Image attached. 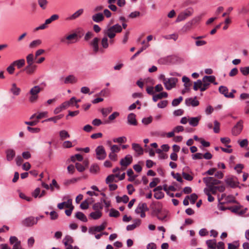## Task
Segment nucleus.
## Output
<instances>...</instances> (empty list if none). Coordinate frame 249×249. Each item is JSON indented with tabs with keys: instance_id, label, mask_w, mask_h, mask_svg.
I'll return each mask as SVG.
<instances>
[{
	"instance_id": "1",
	"label": "nucleus",
	"mask_w": 249,
	"mask_h": 249,
	"mask_svg": "<svg viewBox=\"0 0 249 249\" xmlns=\"http://www.w3.org/2000/svg\"><path fill=\"white\" fill-rule=\"evenodd\" d=\"M41 89L38 86H36L33 87L30 90L28 93L29 101L30 103H36L38 99V93L40 92Z\"/></svg>"
},
{
	"instance_id": "2",
	"label": "nucleus",
	"mask_w": 249,
	"mask_h": 249,
	"mask_svg": "<svg viewBox=\"0 0 249 249\" xmlns=\"http://www.w3.org/2000/svg\"><path fill=\"white\" fill-rule=\"evenodd\" d=\"M206 243L208 247L211 249H224L225 245L222 242H219L216 244L215 239L207 240Z\"/></svg>"
},
{
	"instance_id": "3",
	"label": "nucleus",
	"mask_w": 249,
	"mask_h": 249,
	"mask_svg": "<svg viewBox=\"0 0 249 249\" xmlns=\"http://www.w3.org/2000/svg\"><path fill=\"white\" fill-rule=\"evenodd\" d=\"M147 211H148V208L146 204L140 203L138 204L135 211L137 214H140L141 217L143 218L145 217V212Z\"/></svg>"
},
{
	"instance_id": "4",
	"label": "nucleus",
	"mask_w": 249,
	"mask_h": 249,
	"mask_svg": "<svg viewBox=\"0 0 249 249\" xmlns=\"http://www.w3.org/2000/svg\"><path fill=\"white\" fill-rule=\"evenodd\" d=\"M154 213L159 220L162 222L167 221L166 218L168 214V212L167 211L163 210L157 209L155 210L154 211Z\"/></svg>"
},
{
	"instance_id": "5",
	"label": "nucleus",
	"mask_w": 249,
	"mask_h": 249,
	"mask_svg": "<svg viewBox=\"0 0 249 249\" xmlns=\"http://www.w3.org/2000/svg\"><path fill=\"white\" fill-rule=\"evenodd\" d=\"M96 158L99 160H103L107 157V153L102 145L98 146L95 149Z\"/></svg>"
},
{
	"instance_id": "6",
	"label": "nucleus",
	"mask_w": 249,
	"mask_h": 249,
	"mask_svg": "<svg viewBox=\"0 0 249 249\" xmlns=\"http://www.w3.org/2000/svg\"><path fill=\"white\" fill-rule=\"evenodd\" d=\"M178 81V80L176 78L171 77L170 78H167L163 83V84L167 90H170L176 87V83Z\"/></svg>"
},
{
	"instance_id": "7",
	"label": "nucleus",
	"mask_w": 249,
	"mask_h": 249,
	"mask_svg": "<svg viewBox=\"0 0 249 249\" xmlns=\"http://www.w3.org/2000/svg\"><path fill=\"white\" fill-rule=\"evenodd\" d=\"M39 217H34L30 216L25 218L23 221L22 224L26 227H31L36 224L38 220Z\"/></svg>"
},
{
	"instance_id": "8",
	"label": "nucleus",
	"mask_w": 249,
	"mask_h": 249,
	"mask_svg": "<svg viewBox=\"0 0 249 249\" xmlns=\"http://www.w3.org/2000/svg\"><path fill=\"white\" fill-rule=\"evenodd\" d=\"M203 181L206 185H213V186H214V185H218L221 183L220 180L215 179L213 177L204 178Z\"/></svg>"
},
{
	"instance_id": "9",
	"label": "nucleus",
	"mask_w": 249,
	"mask_h": 249,
	"mask_svg": "<svg viewBox=\"0 0 249 249\" xmlns=\"http://www.w3.org/2000/svg\"><path fill=\"white\" fill-rule=\"evenodd\" d=\"M243 122L240 120L232 129V134L234 136L238 135L242 131L243 127Z\"/></svg>"
},
{
	"instance_id": "10",
	"label": "nucleus",
	"mask_w": 249,
	"mask_h": 249,
	"mask_svg": "<svg viewBox=\"0 0 249 249\" xmlns=\"http://www.w3.org/2000/svg\"><path fill=\"white\" fill-rule=\"evenodd\" d=\"M99 39L98 37H95L90 43V45L92 47L93 51L95 53H97L99 51L101 52H104L102 48H99Z\"/></svg>"
},
{
	"instance_id": "11",
	"label": "nucleus",
	"mask_w": 249,
	"mask_h": 249,
	"mask_svg": "<svg viewBox=\"0 0 249 249\" xmlns=\"http://www.w3.org/2000/svg\"><path fill=\"white\" fill-rule=\"evenodd\" d=\"M218 90L221 94H223L224 96L227 98H233L234 97V95L232 94V93H228V89L225 86H220L219 87Z\"/></svg>"
},
{
	"instance_id": "12",
	"label": "nucleus",
	"mask_w": 249,
	"mask_h": 249,
	"mask_svg": "<svg viewBox=\"0 0 249 249\" xmlns=\"http://www.w3.org/2000/svg\"><path fill=\"white\" fill-rule=\"evenodd\" d=\"M192 13L191 11L186 10L185 11L180 13L176 19V22H180L186 19L187 17L190 16Z\"/></svg>"
},
{
	"instance_id": "13",
	"label": "nucleus",
	"mask_w": 249,
	"mask_h": 249,
	"mask_svg": "<svg viewBox=\"0 0 249 249\" xmlns=\"http://www.w3.org/2000/svg\"><path fill=\"white\" fill-rule=\"evenodd\" d=\"M106 225V223H103L100 226L90 227L89 229V232L91 234H95L96 232H100L105 229Z\"/></svg>"
},
{
	"instance_id": "14",
	"label": "nucleus",
	"mask_w": 249,
	"mask_h": 249,
	"mask_svg": "<svg viewBox=\"0 0 249 249\" xmlns=\"http://www.w3.org/2000/svg\"><path fill=\"white\" fill-rule=\"evenodd\" d=\"M226 184L231 188H236L238 186L239 182L236 178H229L225 180Z\"/></svg>"
},
{
	"instance_id": "15",
	"label": "nucleus",
	"mask_w": 249,
	"mask_h": 249,
	"mask_svg": "<svg viewBox=\"0 0 249 249\" xmlns=\"http://www.w3.org/2000/svg\"><path fill=\"white\" fill-rule=\"evenodd\" d=\"M133 158L130 155H127L124 158L121 159L120 163L121 166H128L132 162Z\"/></svg>"
},
{
	"instance_id": "16",
	"label": "nucleus",
	"mask_w": 249,
	"mask_h": 249,
	"mask_svg": "<svg viewBox=\"0 0 249 249\" xmlns=\"http://www.w3.org/2000/svg\"><path fill=\"white\" fill-rule=\"evenodd\" d=\"M199 102L196 100V97L195 98H189L185 100V104L187 106H192V107H196L199 105Z\"/></svg>"
},
{
	"instance_id": "17",
	"label": "nucleus",
	"mask_w": 249,
	"mask_h": 249,
	"mask_svg": "<svg viewBox=\"0 0 249 249\" xmlns=\"http://www.w3.org/2000/svg\"><path fill=\"white\" fill-rule=\"evenodd\" d=\"M37 66L34 64H27V66L23 70L27 74H33L36 71Z\"/></svg>"
},
{
	"instance_id": "18",
	"label": "nucleus",
	"mask_w": 249,
	"mask_h": 249,
	"mask_svg": "<svg viewBox=\"0 0 249 249\" xmlns=\"http://www.w3.org/2000/svg\"><path fill=\"white\" fill-rule=\"evenodd\" d=\"M103 33L105 36L109 39H113L116 36V34L112 30V26H110L104 30Z\"/></svg>"
},
{
	"instance_id": "19",
	"label": "nucleus",
	"mask_w": 249,
	"mask_h": 249,
	"mask_svg": "<svg viewBox=\"0 0 249 249\" xmlns=\"http://www.w3.org/2000/svg\"><path fill=\"white\" fill-rule=\"evenodd\" d=\"M6 160L8 161H11L16 156V152L14 149H8L6 152Z\"/></svg>"
},
{
	"instance_id": "20",
	"label": "nucleus",
	"mask_w": 249,
	"mask_h": 249,
	"mask_svg": "<svg viewBox=\"0 0 249 249\" xmlns=\"http://www.w3.org/2000/svg\"><path fill=\"white\" fill-rule=\"evenodd\" d=\"M200 119L201 116L191 117L188 119V122L190 125L192 126H196Z\"/></svg>"
},
{
	"instance_id": "21",
	"label": "nucleus",
	"mask_w": 249,
	"mask_h": 249,
	"mask_svg": "<svg viewBox=\"0 0 249 249\" xmlns=\"http://www.w3.org/2000/svg\"><path fill=\"white\" fill-rule=\"evenodd\" d=\"M127 122L129 124L136 125L137 122L136 119V115L134 113H130L127 116Z\"/></svg>"
},
{
	"instance_id": "22",
	"label": "nucleus",
	"mask_w": 249,
	"mask_h": 249,
	"mask_svg": "<svg viewBox=\"0 0 249 249\" xmlns=\"http://www.w3.org/2000/svg\"><path fill=\"white\" fill-rule=\"evenodd\" d=\"M72 199H69L67 201L63 202L62 203H58L57 207L59 209L62 210L64 207L68 208L72 205Z\"/></svg>"
},
{
	"instance_id": "23",
	"label": "nucleus",
	"mask_w": 249,
	"mask_h": 249,
	"mask_svg": "<svg viewBox=\"0 0 249 249\" xmlns=\"http://www.w3.org/2000/svg\"><path fill=\"white\" fill-rule=\"evenodd\" d=\"M92 20L95 22H100L104 19L103 14L101 13H98L94 14L92 17Z\"/></svg>"
},
{
	"instance_id": "24",
	"label": "nucleus",
	"mask_w": 249,
	"mask_h": 249,
	"mask_svg": "<svg viewBox=\"0 0 249 249\" xmlns=\"http://www.w3.org/2000/svg\"><path fill=\"white\" fill-rule=\"evenodd\" d=\"M77 81V79L73 75H70L66 77L64 80V83L66 84L69 83H75Z\"/></svg>"
},
{
	"instance_id": "25",
	"label": "nucleus",
	"mask_w": 249,
	"mask_h": 249,
	"mask_svg": "<svg viewBox=\"0 0 249 249\" xmlns=\"http://www.w3.org/2000/svg\"><path fill=\"white\" fill-rule=\"evenodd\" d=\"M168 96V94L166 92H162L158 94L153 95V100L154 102L157 101L159 99H161L162 98H166Z\"/></svg>"
},
{
	"instance_id": "26",
	"label": "nucleus",
	"mask_w": 249,
	"mask_h": 249,
	"mask_svg": "<svg viewBox=\"0 0 249 249\" xmlns=\"http://www.w3.org/2000/svg\"><path fill=\"white\" fill-rule=\"evenodd\" d=\"M83 9H80L73 13L71 17L67 18L68 20H73L80 16L83 13Z\"/></svg>"
},
{
	"instance_id": "27",
	"label": "nucleus",
	"mask_w": 249,
	"mask_h": 249,
	"mask_svg": "<svg viewBox=\"0 0 249 249\" xmlns=\"http://www.w3.org/2000/svg\"><path fill=\"white\" fill-rule=\"evenodd\" d=\"M132 146L133 150L136 151L139 155L143 154V149L139 144L133 143Z\"/></svg>"
},
{
	"instance_id": "28",
	"label": "nucleus",
	"mask_w": 249,
	"mask_h": 249,
	"mask_svg": "<svg viewBox=\"0 0 249 249\" xmlns=\"http://www.w3.org/2000/svg\"><path fill=\"white\" fill-rule=\"evenodd\" d=\"M10 91L16 96H18L20 92V89L17 87L15 83L12 84L11 88L10 89Z\"/></svg>"
},
{
	"instance_id": "29",
	"label": "nucleus",
	"mask_w": 249,
	"mask_h": 249,
	"mask_svg": "<svg viewBox=\"0 0 249 249\" xmlns=\"http://www.w3.org/2000/svg\"><path fill=\"white\" fill-rule=\"evenodd\" d=\"M101 43L102 46L101 48H102L103 50L107 49L109 46L108 39L107 37L104 35V36L101 40Z\"/></svg>"
},
{
	"instance_id": "30",
	"label": "nucleus",
	"mask_w": 249,
	"mask_h": 249,
	"mask_svg": "<svg viewBox=\"0 0 249 249\" xmlns=\"http://www.w3.org/2000/svg\"><path fill=\"white\" fill-rule=\"evenodd\" d=\"M102 215V213L101 211H95L91 212L89 214V216L94 220L99 219Z\"/></svg>"
},
{
	"instance_id": "31",
	"label": "nucleus",
	"mask_w": 249,
	"mask_h": 249,
	"mask_svg": "<svg viewBox=\"0 0 249 249\" xmlns=\"http://www.w3.org/2000/svg\"><path fill=\"white\" fill-rule=\"evenodd\" d=\"M75 217L80 220L81 221L83 222H87L88 221V219L86 217V216L82 212H78L76 213L75 214Z\"/></svg>"
},
{
	"instance_id": "32",
	"label": "nucleus",
	"mask_w": 249,
	"mask_h": 249,
	"mask_svg": "<svg viewBox=\"0 0 249 249\" xmlns=\"http://www.w3.org/2000/svg\"><path fill=\"white\" fill-rule=\"evenodd\" d=\"M41 43H42V41L40 39H36V40H35L32 41L29 44V48H31V49L35 48L37 47V46H39L40 45H41Z\"/></svg>"
},
{
	"instance_id": "33",
	"label": "nucleus",
	"mask_w": 249,
	"mask_h": 249,
	"mask_svg": "<svg viewBox=\"0 0 249 249\" xmlns=\"http://www.w3.org/2000/svg\"><path fill=\"white\" fill-rule=\"evenodd\" d=\"M25 61L24 59L17 60L13 62V64L14 65V66L16 65L18 69L22 67L25 65Z\"/></svg>"
},
{
	"instance_id": "34",
	"label": "nucleus",
	"mask_w": 249,
	"mask_h": 249,
	"mask_svg": "<svg viewBox=\"0 0 249 249\" xmlns=\"http://www.w3.org/2000/svg\"><path fill=\"white\" fill-rule=\"evenodd\" d=\"M119 173L116 174L115 175H110L106 178V182L107 184H109L110 182H113L115 177H119Z\"/></svg>"
},
{
	"instance_id": "35",
	"label": "nucleus",
	"mask_w": 249,
	"mask_h": 249,
	"mask_svg": "<svg viewBox=\"0 0 249 249\" xmlns=\"http://www.w3.org/2000/svg\"><path fill=\"white\" fill-rule=\"evenodd\" d=\"M37 2L39 7L42 10H45L47 8L48 4V0H38Z\"/></svg>"
},
{
	"instance_id": "36",
	"label": "nucleus",
	"mask_w": 249,
	"mask_h": 249,
	"mask_svg": "<svg viewBox=\"0 0 249 249\" xmlns=\"http://www.w3.org/2000/svg\"><path fill=\"white\" fill-rule=\"evenodd\" d=\"M207 188H205L204 190H207L208 192L211 194V193L213 195H215L216 194L217 191V187L216 186H213V185H206Z\"/></svg>"
},
{
	"instance_id": "37",
	"label": "nucleus",
	"mask_w": 249,
	"mask_h": 249,
	"mask_svg": "<svg viewBox=\"0 0 249 249\" xmlns=\"http://www.w3.org/2000/svg\"><path fill=\"white\" fill-rule=\"evenodd\" d=\"M59 18V16L57 14H54L45 20V24H49L53 21L56 20Z\"/></svg>"
},
{
	"instance_id": "38",
	"label": "nucleus",
	"mask_w": 249,
	"mask_h": 249,
	"mask_svg": "<svg viewBox=\"0 0 249 249\" xmlns=\"http://www.w3.org/2000/svg\"><path fill=\"white\" fill-rule=\"evenodd\" d=\"M127 175L129 177L128 179L129 181H133L137 177L136 176L134 175L133 171L131 169H128L127 171Z\"/></svg>"
},
{
	"instance_id": "39",
	"label": "nucleus",
	"mask_w": 249,
	"mask_h": 249,
	"mask_svg": "<svg viewBox=\"0 0 249 249\" xmlns=\"http://www.w3.org/2000/svg\"><path fill=\"white\" fill-rule=\"evenodd\" d=\"M112 30L116 34V33H121L122 31V27L119 24H116L112 26Z\"/></svg>"
},
{
	"instance_id": "40",
	"label": "nucleus",
	"mask_w": 249,
	"mask_h": 249,
	"mask_svg": "<svg viewBox=\"0 0 249 249\" xmlns=\"http://www.w3.org/2000/svg\"><path fill=\"white\" fill-rule=\"evenodd\" d=\"M92 208L95 211H101L103 208V205L101 201L100 202H97L93 204Z\"/></svg>"
},
{
	"instance_id": "41",
	"label": "nucleus",
	"mask_w": 249,
	"mask_h": 249,
	"mask_svg": "<svg viewBox=\"0 0 249 249\" xmlns=\"http://www.w3.org/2000/svg\"><path fill=\"white\" fill-rule=\"evenodd\" d=\"M36 58H34V54L33 53H30L26 56L27 63L28 65L34 64V60Z\"/></svg>"
},
{
	"instance_id": "42",
	"label": "nucleus",
	"mask_w": 249,
	"mask_h": 249,
	"mask_svg": "<svg viewBox=\"0 0 249 249\" xmlns=\"http://www.w3.org/2000/svg\"><path fill=\"white\" fill-rule=\"evenodd\" d=\"M202 81L201 80L198 79L196 82H194L193 89L195 91L197 90L198 89L200 90L202 87Z\"/></svg>"
},
{
	"instance_id": "43",
	"label": "nucleus",
	"mask_w": 249,
	"mask_h": 249,
	"mask_svg": "<svg viewBox=\"0 0 249 249\" xmlns=\"http://www.w3.org/2000/svg\"><path fill=\"white\" fill-rule=\"evenodd\" d=\"M73 242L72 238L70 235H67L63 240V242L65 246L69 245V244Z\"/></svg>"
},
{
	"instance_id": "44",
	"label": "nucleus",
	"mask_w": 249,
	"mask_h": 249,
	"mask_svg": "<svg viewBox=\"0 0 249 249\" xmlns=\"http://www.w3.org/2000/svg\"><path fill=\"white\" fill-rule=\"evenodd\" d=\"M113 142L115 143H124L126 142V138L125 137L123 136L113 139Z\"/></svg>"
},
{
	"instance_id": "45",
	"label": "nucleus",
	"mask_w": 249,
	"mask_h": 249,
	"mask_svg": "<svg viewBox=\"0 0 249 249\" xmlns=\"http://www.w3.org/2000/svg\"><path fill=\"white\" fill-rule=\"evenodd\" d=\"M59 136L61 140H64L70 137L68 132L65 130H61L59 132Z\"/></svg>"
},
{
	"instance_id": "46",
	"label": "nucleus",
	"mask_w": 249,
	"mask_h": 249,
	"mask_svg": "<svg viewBox=\"0 0 249 249\" xmlns=\"http://www.w3.org/2000/svg\"><path fill=\"white\" fill-rule=\"evenodd\" d=\"M202 81V87L200 89L201 91H204L207 89H208L210 86V84L209 83L207 82L206 80H204V79L202 78L201 80Z\"/></svg>"
},
{
	"instance_id": "47",
	"label": "nucleus",
	"mask_w": 249,
	"mask_h": 249,
	"mask_svg": "<svg viewBox=\"0 0 249 249\" xmlns=\"http://www.w3.org/2000/svg\"><path fill=\"white\" fill-rule=\"evenodd\" d=\"M203 78L204 79V80H206L207 82L209 83H213L215 80V77L213 75H210V76H204Z\"/></svg>"
},
{
	"instance_id": "48",
	"label": "nucleus",
	"mask_w": 249,
	"mask_h": 249,
	"mask_svg": "<svg viewBox=\"0 0 249 249\" xmlns=\"http://www.w3.org/2000/svg\"><path fill=\"white\" fill-rule=\"evenodd\" d=\"M109 215L110 217H118L120 215V213L116 210L111 209Z\"/></svg>"
},
{
	"instance_id": "49",
	"label": "nucleus",
	"mask_w": 249,
	"mask_h": 249,
	"mask_svg": "<svg viewBox=\"0 0 249 249\" xmlns=\"http://www.w3.org/2000/svg\"><path fill=\"white\" fill-rule=\"evenodd\" d=\"M149 44L148 43L146 44L144 46H142L140 50L137 51L131 57V59H134L135 57L141 53H142L143 50H145L147 47H148Z\"/></svg>"
},
{
	"instance_id": "50",
	"label": "nucleus",
	"mask_w": 249,
	"mask_h": 249,
	"mask_svg": "<svg viewBox=\"0 0 249 249\" xmlns=\"http://www.w3.org/2000/svg\"><path fill=\"white\" fill-rule=\"evenodd\" d=\"M240 71L242 74L244 76H247L249 74V66L241 67Z\"/></svg>"
},
{
	"instance_id": "51",
	"label": "nucleus",
	"mask_w": 249,
	"mask_h": 249,
	"mask_svg": "<svg viewBox=\"0 0 249 249\" xmlns=\"http://www.w3.org/2000/svg\"><path fill=\"white\" fill-rule=\"evenodd\" d=\"M90 172L93 174H96L99 171V167L97 164L92 165L90 168Z\"/></svg>"
},
{
	"instance_id": "52",
	"label": "nucleus",
	"mask_w": 249,
	"mask_h": 249,
	"mask_svg": "<svg viewBox=\"0 0 249 249\" xmlns=\"http://www.w3.org/2000/svg\"><path fill=\"white\" fill-rule=\"evenodd\" d=\"M112 107H108L106 108H102L101 110V112L102 115L104 117H106L109 113L112 111Z\"/></svg>"
},
{
	"instance_id": "53",
	"label": "nucleus",
	"mask_w": 249,
	"mask_h": 249,
	"mask_svg": "<svg viewBox=\"0 0 249 249\" xmlns=\"http://www.w3.org/2000/svg\"><path fill=\"white\" fill-rule=\"evenodd\" d=\"M182 100L183 98L182 96H180L178 98L174 99L172 102V106L174 107L177 106L180 104V103L182 101Z\"/></svg>"
},
{
	"instance_id": "54",
	"label": "nucleus",
	"mask_w": 249,
	"mask_h": 249,
	"mask_svg": "<svg viewBox=\"0 0 249 249\" xmlns=\"http://www.w3.org/2000/svg\"><path fill=\"white\" fill-rule=\"evenodd\" d=\"M213 131L216 133H219L220 131V124L218 123L217 121H214V127H213Z\"/></svg>"
},
{
	"instance_id": "55",
	"label": "nucleus",
	"mask_w": 249,
	"mask_h": 249,
	"mask_svg": "<svg viewBox=\"0 0 249 249\" xmlns=\"http://www.w3.org/2000/svg\"><path fill=\"white\" fill-rule=\"evenodd\" d=\"M75 168L80 172H83L86 169L84 165L78 162L75 163Z\"/></svg>"
},
{
	"instance_id": "56",
	"label": "nucleus",
	"mask_w": 249,
	"mask_h": 249,
	"mask_svg": "<svg viewBox=\"0 0 249 249\" xmlns=\"http://www.w3.org/2000/svg\"><path fill=\"white\" fill-rule=\"evenodd\" d=\"M197 198H198L197 196L195 193L192 194L189 196V200H190L191 203L193 204H194L196 202Z\"/></svg>"
},
{
	"instance_id": "57",
	"label": "nucleus",
	"mask_w": 249,
	"mask_h": 249,
	"mask_svg": "<svg viewBox=\"0 0 249 249\" xmlns=\"http://www.w3.org/2000/svg\"><path fill=\"white\" fill-rule=\"evenodd\" d=\"M155 193L154 194V197L157 199H160L162 198L164 196V193H162L161 191H159V192H155Z\"/></svg>"
},
{
	"instance_id": "58",
	"label": "nucleus",
	"mask_w": 249,
	"mask_h": 249,
	"mask_svg": "<svg viewBox=\"0 0 249 249\" xmlns=\"http://www.w3.org/2000/svg\"><path fill=\"white\" fill-rule=\"evenodd\" d=\"M80 207L82 209H83V210H86V209H88V208L89 207V204L88 203V200H85L83 202H82L81 203Z\"/></svg>"
},
{
	"instance_id": "59",
	"label": "nucleus",
	"mask_w": 249,
	"mask_h": 249,
	"mask_svg": "<svg viewBox=\"0 0 249 249\" xmlns=\"http://www.w3.org/2000/svg\"><path fill=\"white\" fill-rule=\"evenodd\" d=\"M152 117L151 116L147 118H144L142 120V123L145 125H147L150 124L152 122Z\"/></svg>"
},
{
	"instance_id": "60",
	"label": "nucleus",
	"mask_w": 249,
	"mask_h": 249,
	"mask_svg": "<svg viewBox=\"0 0 249 249\" xmlns=\"http://www.w3.org/2000/svg\"><path fill=\"white\" fill-rule=\"evenodd\" d=\"M120 148L116 144L113 145L110 147L111 152L112 153H118L120 151Z\"/></svg>"
},
{
	"instance_id": "61",
	"label": "nucleus",
	"mask_w": 249,
	"mask_h": 249,
	"mask_svg": "<svg viewBox=\"0 0 249 249\" xmlns=\"http://www.w3.org/2000/svg\"><path fill=\"white\" fill-rule=\"evenodd\" d=\"M168 101L167 100H163L159 102L157 106L158 107L163 108L166 107L167 105Z\"/></svg>"
},
{
	"instance_id": "62",
	"label": "nucleus",
	"mask_w": 249,
	"mask_h": 249,
	"mask_svg": "<svg viewBox=\"0 0 249 249\" xmlns=\"http://www.w3.org/2000/svg\"><path fill=\"white\" fill-rule=\"evenodd\" d=\"M15 70V69L14 68V65L13 64V63H11L10 65L6 69L7 71L10 74H12L14 73Z\"/></svg>"
},
{
	"instance_id": "63",
	"label": "nucleus",
	"mask_w": 249,
	"mask_h": 249,
	"mask_svg": "<svg viewBox=\"0 0 249 249\" xmlns=\"http://www.w3.org/2000/svg\"><path fill=\"white\" fill-rule=\"evenodd\" d=\"M140 13L139 11H134L131 12L128 16V17L131 18H134L139 17Z\"/></svg>"
},
{
	"instance_id": "64",
	"label": "nucleus",
	"mask_w": 249,
	"mask_h": 249,
	"mask_svg": "<svg viewBox=\"0 0 249 249\" xmlns=\"http://www.w3.org/2000/svg\"><path fill=\"white\" fill-rule=\"evenodd\" d=\"M22 157L25 160H28L31 157V154L29 151H25L22 152Z\"/></svg>"
}]
</instances>
